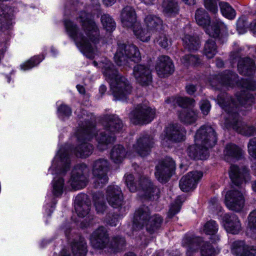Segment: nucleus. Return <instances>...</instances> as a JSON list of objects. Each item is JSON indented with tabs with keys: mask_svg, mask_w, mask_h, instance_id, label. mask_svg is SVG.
<instances>
[{
	"mask_svg": "<svg viewBox=\"0 0 256 256\" xmlns=\"http://www.w3.org/2000/svg\"><path fill=\"white\" fill-rule=\"evenodd\" d=\"M226 156L238 158L242 154V150L234 144L230 143L226 146L224 151Z\"/></svg>",
	"mask_w": 256,
	"mask_h": 256,
	"instance_id": "a19ab883",
	"label": "nucleus"
},
{
	"mask_svg": "<svg viewBox=\"0 0 256 256\" xmlns=\"http://www.w3.org/2000/svg\"><path fill=\"white\" fill-rule=\"evenodd\" d=\"M180 60L186 66L190 65L196 66L200 62V58L197 56L193 54H186L180 58Z\"/></svg>",
	"mask_w": 256,
	"mask_h": 256,
	"instance_id": "603ef678",
	"label": "nucleus"
},
{
	"mask_svg": "<svg viewBox=\"0 0 256 256\" xmlns=\"http://www.w3.org/2000/svg\"><path fill=\"white\" fill-rule=\"evenodd\" d=\"M132 74L136 81L142 86H148L152 81L150 68L144 64H136L133 68Z\"/></svg>",
	"mask_w": 256,
	"mask_h": 256,
	"instance_id": "412c9836",
	"label": "nucleus"
},
{
	"mask_svg": "<svg viewBox=\"0 0 256 256\" xmlns=\"http://www.w3.org/2000/svg\"><path fill=\"white\" fill-rule=\"evenodd\" d=\"M126 156L124 148L120 144L115 145L112 149L110 153L111 159L116 164L120 163Z\"/></svg>",
	"mask_w": 256,
	"mask_h": 256,
	"instance_id": "4c0bfd02",
	"label": "nucleus"
},
{
	"mask_svg": "<svg viewBox=\"0 0 256 256\" xmlns=\"http://www.w3.org/2000/svg\"><path fill=\"white\" fill-rule=\"evenodd\" d=\"M163 219L161 216L156 214L152 216L144 226L148 233L152 234L160 228Z\"/></svg>",
	"mask_w": 256,
	"mask_h": 256,
	"instance_id": "473e14b6",
	"label": "nucleus"
},
{
	"mask_svg": "<svg viewBox=\"0 0 256 256\" xmlns=\"http://www.w3.org/2000/svg\"><path fill=\"white\" fill-rule=\"evenodd\" d=\"M90 243L92 246L96 249H103L109 242V239L90 237Z\"/></svg>",
	"mask_w": 256,
	"mask_h": 256,
	"instance_id": "5fc2aeb1",
	"label": "nucleus"
},
{
	"mask_svg": "<svg viewBox=\"0 0 256 256\" xmlns=\"http://www.w3.org/2000/svg\"><path fill=\"white\" fill-rule=\"evenodd\" d=\"M203 230L206 234L212 236L210 240L212 242H216L220 240V237L216 234L218 226L215 221L210 220L208 222L204 225Z\"/></svg>",
	"mask_w": 256,
	"mask_h": 256,
	"instance_id": "72a5a7b5",
	"label": "nucleus"
},
{
	"mask_svg": "<svg viewBox=\"0 0 256 256\" xmlns=\"http://www.w3.org/2000/svg\"><path fill=\"white\" fill-rule=\"evenodd\" d=\"M121 22L124 26L130 28L136 22V14L133 8L130 6L124 7L122 10Z\"/></svg>",
	"mask_w": 256,
	"mask_h": 256,
	"instance_id": "c756f323",
	"label": "nucleus"
},
{
	"mask_svg": "<svg viewBox=\"0 0 256 256\" xmlns=\"http://www.w3.org/2000/svg\"><path fill=\"white\" fill-rule=\"evenodd\" d=\"M182 246L186 248L187 256H192L199 248L201 256H215L216 254L214 248L200 237L186 236L182 240Z\"/></svg>",
	"mask_w": 256,
	"mask_h": 256,
	"instance_id": "0eeeda50",
	"label": "nucleus"
},
{
	"mask_svg": "<svg viewBox=\"0 0 256 256\" xmlns=\"http://www.w3.org/2000/svg\"><path fill=\"white\" fill-rule=\"evenodd\" d=\"M155 110L146 104H138L130 112L128 116L130 122L135 124H148L154 118Z\"/></svg>",
	"mask_w": 256,
	"mask_h": 256,
	"instance_id": "9b49d317",
	"label": "nucleus"
},
{
	"mask_svg": "<svg viewBox=\"0 0 256 256\" xmlns=\"http://www.w3.org/2000/svg\"><path fill=\"white\" fill-rule=\"evenodd\" d=\"M64 186V180L62 178L59 177L56 178V177H54L52 182V193L54 195L56 196L62 195L63 192Z\"/></svg>",
	"mask_w": 256,
	"mask_h": 256,
	"instance_id": "09e8293b",
	"label": "nucleus"
},
{
	"mask_svg": "<svg viewBox=\"0 0 256 256\" xmlns=\"http://www.w3.org/2000/svg\"><path fill=\"white\" fill-rule=\"evenodd\" d=\"M248 227L256 232V210L252 212L248 216Z\"/></svg>",
	"mask_w": 256,
	"mask_h": 256,
	"instance_id": "e2e57ef3",
	"label": "nucleus"
},
{
	"mask_svg": "<svg viewBox=\"0 0 256 256\" xmlns=\"http://www.w3.org/2000/svg\"><path fill=\"white\" fill-rule=\"evenodd\" d=\"M219 5L221 12L224 16L230 20L235 17V10L228 2H220Z\"/></svg>",
	"mask_w": 256,
	"mask_h": 256,
	"instance_id": "49530a36",
	"label": "nucleus"
},
{
	"mask_svg": "<svg viewBox=\"0 0 256 256\" xmlns=\"http://www.w3.org/2000/svg\"><path fill=\"white\" fill-rule=\"evenodd\" d=\"M162 12L168 16H174L178 14L179 8L177 2L172 0H164L162 4Z\"/></svg>",
	"mask_w": 256,
	"mask_h": 256,
	"instance_id": "58836bf2",
	"label": "nucleus"
},
{
	"mask_svg": "<svg viewBox=\"0 0 256 256\" xmlns=\"http://www.w3.org/2000/svg\"><path fill=\"white\" fill-rule=\"evenodd\" d=\"M106 199L112 207L120 208L124 202L123 194L120 188L118 186H109L106 188Z\"/></svg>",
	"mask_w": 256,
	"mask_h": 256,
	"instance_id": "6ab92c4d",
	"label": "nucleus"
},
{
	"mask_svg": "<svg viewBox=\"0 0 256 256\" xmlns=\"http://www.w3.org/2000/svg\"><path fill=\"white\" fill-rule=\"evenodd\" d=\"M89 169L84 164L76 165L72 172L70 184L74 189H81L88 182Z\"/></svg>",
	"mask_w": 256,
	"mask_h": 256,
	"instance_id": "f8f14e48",
	"label": "nucleus"
},
{
	"mask_svg": "<svg viewBox=\"0 0 256 256\" xmlns=\"http://www.w3.org/2000/svg\"><path fill=\"white\" fill-rule=\"evenodd\" d=\"M134 32L136 36L142 42H148L150 36L153 34L148 30H144L140 26L134 28Z\"/></svg>",
	"mask_w": 256,
	"mask_h": 256,
	"instance_id": "3c124183",
	"label": "nucleus"
},
{
	"mask_svg": "<svg viewBox=\"0 0 256 256\" xmlns=\"http://www.w3.org/2000/svg\"><path fill=\"white\" fill-rule=\"evenodd\" d=\"M248 22L244 18H240L237 22V30L239 34H243L246 31Z\"/></svg>",
	"mask_w": 256,
	"mask_h": 256,
	"instance_id": "69168bd1",
	"label": "nucleus"
},
{
	"mask_svg": "<svg viewBox=\"0 0 256 256\" xmlns=\"http://www.w3.org/2000/svg\"><path fill=\"white\" fill-rule=\"evenodd\" d=\"M118 215L116 214H108L106 216V222L110 226H116L118 222Z\"/></svg>",
	"mask_w": 256,
	"mask_h": 256,
	"instance_id": "0e129e2a",
	"label": "nucleus"
},
{
	"mask_svg": "<svg viewBox=\"0 0 256 256\" xmlns=\"http://www.w3.org/2000/svg\"><path fill=\"white\" fill-rule=\"evenodd\" d=\"M216 42L212 39H210L206 42L204 53L208 58H212L216 54Z\"/></svg>",
	"mask_w": 256,
	"mask_h": 256,
	"instance_id": "c03bdc74",
	"label": "nucleus"
},
{
	"mask_svg": "<svg viewBox=\"0 0 256 256\" xmlns=\"http://www.w3.org/2000/svg\"><path fill=\"white\" fill-rule=\"evenodd\" d=\"M102 124L106 130L115 134L120 132L124 124L120 118L116 114H106L104 116Z\"/></svg>",
	"mask_w": 256,
	"mask_h": 256,
	"instance_id": "5701e85b",
	"label": "nucleus"
},
{
	"mask_svg": "<svg viewBox=\"0 0 256 256\" xmlns=\"http://www.w3.org/2000/svg\"><path fill=\"white\" fill-rule=\"evenodd\" d=\"M182 199V198L180 196H178L175 201L171 204L168 213V216L169 218H173L175 214L180 212L181 206L184 202V200Z\"/></svg>",
	"mask_w": 256,
	"mask_h": 256,
	"instance_id": "8fccbe9b",
	"label": "nucleus"
},
{
	"mask_svg": "<svg viewBox=\"0 0 256 256\" xmlns=\"http://www.w3.org/2000/svg\"><path fill=\"white\" fill-rule=\"evenodd\" d=\"M165 134L162 136V144L165 146H168L166 142L168 141L178 142L182 141L186 134L184 130L178 124H170L164 130Z\"/></svg>",
	"mask_w": 256,
	"mask_h": 256,
	"instance_id": "2eb2a0df",
	"label": "nucleus"
},
{
	"mask_svg": "<svg viewBox=\"0 0 256 256\" xmlns=\"http://www.w3.org/2000/svg\"><path fill=\"white\" fill-rule=\"evenodd\" d=\"M151 216L150 211L148 206L139 207L134 214L132 228L135 230L142 229Z\"/></svg>",
	"mask_w": 256,
	"mask_h": 256,
	"instance_id": "f3484780",
	"label": "nucleus"
},
{
	"mask_svg": "<svg viewBox=\"0 0 256 256\" xmlns=\"http://www.w3.org/2000/svg\"><path fill=\"white\" fill-rule=\"evenodd\" d=\"M176 164L172 158L166 157L156 166L155 176L162 183H166L174 172Z\"/></svg>",
	"mask_w": 256,
	"mask_h": 256,
	"instance_id": "ddd939ff",
	"label": "nucleus"
},
{
	"mask_svg": "<svg viewBox=\"0 0 256 256\" xmlns=\"http://www.w3.org/2000/svg\"><path fill=\"white\" fill-rule=\"evenodd\" d=\"M110 132L106 130L102 132L96 136V140L98 142L97 148L100 151H104L108 148V146L114 142L116 136L112 133L110 134Z\"/></svg>",
	"mask_w": 256,
	"mask_h": 256,
	"instance_id": "cd10ccee",
	"label": "nucleus"
},
{
	"mask_svg": "<svg viewBox=\"0 0 256 256\" xmlns=\"http://www.w3.org/2000/svg\"><path fill=\"white\" fill-rule=\"evenodd\" d=\"M210 102L208 100H202L200 102V108L202 113L204 115H207L210 112Z\"/></svg>",
	"mask_w": 256,
	"mask_h": 256,
	"instance_id": "338daca9",
	"label": "nucleus"
},
{
	"mask_svg": "<svg viewBox=\"0 0 256 256\" xmlns=\"http://www.w3.org/2000/svg\"><path fill=\"white\" fill-rule=\"evenodd\" d=\"M155 36L156 41L160 46L163 48H166L169 44V40L166 34L162 31L160 30L156 34H154Z\"/></svg>",
	"mask_w": 256,
	"mask_h": 256,
	"instance_id": "864d4df0",
	"label": "nucleus"
},
{
	"mask_svg": "<svg viewBox=\"0 0 256 256\" xmlns=\"http://www.w3.org/2000/svg\"><path fill=\"white\" fill-rule=\"evenodd\" d=\"M90 237L109 239L107 230L106 228L103 226H100L98 227L96 230L92 232Z\"/></svg>",
	"mask_w": 256,
	"mask_h": 256,
	"instance_id": "4d7b16f0",
	"label": "nucleus"
},
{
	"mask_svg": "<svg viewBox=\"0 0 256 256\" xmlns=\"http://www.w3.org/2000/svg\"><path fill=\"white\" fill-rule=\"evenodd\" d=\"M240 52L239 50H234L230 52V60L232 65L236 64L237 61L240 60Z\"/></svg>",
	"mask_w": 256,
	"mask_h": 256,
	"instance_id": "774afa93",
	"label": "nucleus"
},
{
	"mask_svg": "<svg viewBox=\"0 0 256 256\" xmlns=\"http://www.w3.org/2000/svg\"><path fill=\"white\" fill-rule=\"evenodd\" d=\"M154 141L153 137L148 134L141 136L133 146L134 151L140 156L144 157L149 154L154 146Z\"/></svg>",
	"mask_w": 256,
	"mask_h": 256,
	"instance_id": "dca6fc26",
	"label": "nucleus"
},
{
	"mask_svg": "<svg viewBox=\"0 0 256 256\" xmlns=\"http://www.w3.org/2000/svg\"><path fill=\"white\" fill-rule=\"evenodd\" d=\"M229 174L232 183L240 187V190L234 189L227 192L225 195L224 203L229 210L239 212L244 205L242 185L246 181L249 174L246 170L240 169L238 166L232 165L230 166Z\"/></svg>",
	"mask_w": 256,
	"mask_h": 256,
	"instance_id": "f03ea898",
	"label": "nucleus"
},
{
	"mask_svg": "<svg viewBox=\"0 0 256 256\" xmlns=\"http://www.w3.org/2000/svg\"><path fill=\"white\" fill-rule=\"evenodd\" d=\"M75 210L80 217H84L89 212L91 202L86 194H80L75 198Z\"/></svg>",
	"mask_w": 256,
	"mask_h": 256,
	"instance_id": "393cba45",
	"label": "nucleus"
},
{
	"mask_svg": "<svg viewBox=\"0 0 256 256\" xmlns=\"http://www.w3.org/2000/svg\"><path fill=\"white\" fill-rule=\"evenodd\" d=\"M93 198L97 213L103 214L106 208L104 196L101 194H96L94 195Z\"/></svg>",
	"mask_w": 256,
	"mask_h": 256,
	"instance_id": "37998d69",
	"label": "nucleus"
},
{
	"mask_svg": "<svg viewBox=\"0 0 256 256\" xmlns=\"http://www.w3.org/2000/svg\"><path fill=\"white\" fill-rule=\"evenodd\" d=\"M108 163L106 160L100 158L94 162L92 166L94 186L96 188H102L108 182L107 172Z\"/></svg>",
	"mask_w": 256,
	"mask_h": 256,
	"instance_id": "1a4fd4ad",
	"label": "nucleus"
},
{
	"mask_svg": "<svg viewBox=\"0 0 256 256\" xmlns=\"http://www.w3.org/2000/svg\"><path fill=\"white\" fill-rule=\"evenodd\" d=\"M72 252L74 256H86L88 250L86 242L84 238L80 237L72 245Z\"/></svg>",
	"mask_w": 256,
	"mask_h": 256,
	"instance_id": "c9c22d12",
	"label": "nucleus"
},
{
	"mask_svg": "<svg viewBox=\"0 0 256 256\" xmlns=\"http://www.w3.org/2000/svg\"><path fill=\"white\" fill-rule=\"evenodd\" d=\"M203 176L201 172L192 171L182 176L180 181V188L183 192L194 189Z\"/></svg>",
	"mask_w": 256,
	"mask_h": 256,
	"instance_id": "aec40b11",
	"label": "nucleus"
},
{
	"mask_svg": "<svg viewBox=\"0 0 256 256\" xmlns=\"http://www.w3.org/2000/svg\"><path fill=\"white\" fill-rule=\"evenodd\" d=\"M138 190L144 192V196L150 200H156L158 198L160 190L153 184L148 178L141 176L138 182Z\"/></svg>",
	"mask_w": 256,
	"mask_h": 256,
	"instance_id": "a211bd4d",
	"label": "nucleus"
},
{
	"mask_svg": "<svg viewBox=\"0 0 256 256\" xmlns=\"http://www.w3.org/2000/svg\"><path fill=\"white\" fill-rule=\"evenodd\" d=\"M232 253L236 256H256V247L246 244L243 240H236L231 245Z\"/></svg>",
	"mask_w": 256,
	"mask_h": 256,
	"instance_id": "b1692460",
	"label": "nucleus"
},
{
	"mask_svg": "<svg viewBox=\"0 0 256 256\" xmlns=\"http://www.w3.org/2000/svg\"><path fill=\"white\" fill-rule=\"evenodd\" d=\"M194 102L193 99L188 98L178 97L176 98V103L180 107L183 108H188L192 106Z\"/></svg>",
	"mask_w": 256,
	"mask_h": 256,
	"instance_id": "13d9d810",
	"label": "nucleus"
},
{
	"mask_svg": "<svg viewBox=\"0 0 256 256\" xmlns=\"http://www.w3.org/2000/svg\"><path fill=\"white\" fill-rule=\"evenodd\" d=\"M10 10L7 6L0 9V24L2 28H7L11 24V16L8 14Z\"/></svg>",
	"mask_w": 256,
	"mask_h": 256,
	"instance_id": "79ce46f5",
	"label": "nucleus"
},
{
	"mask_svg": "<svg viewBox=\"0 0 256 256\" xmlns=\"http://www.w3.org/2000/svg\"><path fill=\"white\" fill-rule=\"evenodd\" d=\"M94 131V128L90 122L86 125H83L78 130L76 136L78 142L81 144L76 147L74 150V152L77 156L86 158L92 153L93 146L86 141L90 140L93 138Z\"/></svg>",
	"mask_w": 256,
	"mask_h": 256,
	"instance_id": "423d86ee",
	"label": "nucleus"
},
{
	"mask_svg": "<svg viewBox=\"0 0 256 256\" xmlns=\"http://www.w3.org/2000/svg\"><path fill=\"white\" fill-rule=\"evenodd\" d=\"M68 154L64 148H61L54 158L52 167L50 168L52 174L64 175L70 168Z\"/></svg>",
	"mask_w": 256,
	"mask_h": 256,
	"instance_id": "4468645a",
	"label": "nucleus"
},
{
	"mask_svg": "<svg viewBox=\"0 0 256 256\" xmlns=\"http://www.w3.org/2000/svg\"><path fill=\"white\" fill-rule=\"evenodd\" d=\"M144 21L148 30L153 34L162 30V21L159 17L154 14H148Z\"/></svg>",
	"mask_w": 256,
	"mask_h": 256,
	"instance_id": "c85d7f7f",
	"label": "nucleus"
},
{
	"mask_svg": "<svg viewBox=\"0 0 256 256\" xmlns=\"http://www.w3.org/2000/svg\"><path fill=\"white\" fill-rule=\"evenodd\" d=\"M248 148L250 155L256 159V137L250 140L248 144Z\"/></svg>",
	"mask_w": 256,
	"mask_h": 256,
	"instance_id": "052dcab7",
	"label": "nucleus"
},
{
	"mask_svg": "<svg viewBox=\"0 0 256 256\" xmlns=\"http://www.w3.org/2000/svg\"><path fill=\"white\" fill-rule=\"evenodd\" d=\"M218 0H204L205 8L212 12L215 14L218 11L216 2Z\"/></svg>",
	"mask_w": 256,
	"mask_h": 256,
	"instance_id": "680f3d73",
	"label": "nucleus"
},
{
	"mask_svg": "<svg viewBox=\"0 0 256 256\" xmlns=\"http://www.w3.org/2000/svg\"><path fill=\"white\" fill-rule=\"evenodd\" d=\"M239 72L244 76H251L255 72L256 66L253 60L248 58H243L238 64Z\"/></svg>",
	"mask_w": 256,
	"mask_h": 256,
	"instance_id": "7c9ffc66",
	"label": "nucleus"
},
{
	"mask_svg": "<svg viewBox=\"0 0 256 256\" xmlns=\"http://www.w3.org/2000/svg\"><path fill=\"white\" fill-rule=\"evenodd\" d=\"M195 18L197 24L204 28L209 26L210 18L208 14L202 8L198 9L196 12Z\"/></svg>",
	"mask_w": 256,
	"mask_h": 256,
	"instance_id": "ea45409f",
	"label": "nucleus"
},
{
	"mask_svg": "<svg viewBox=\"0 0 256 256\" xmlns=\"http://www.w3.org/2000/svg\"><path fill=\"white\" fill-rule=\"evenodd\" d=\"M101 22L106 31L112 32L116 28V24L113 18L108 14H104L101 16Z\"/></svg>",
	"mask_w": 256,
	"mask_h": 256,
	"instance_id": "a18cd8bd",
	"label": "nucleus"
},
{
	"mask_svg": "<svg viewBox=\"0 0 256 256\" xmlns=\"http://www.w3.org/2000/svg\"><path fill=\"white\" fill-rule=\"evenodd\" d=\"M216 79L223 86L230 88L235 86H240L246 89L236 94L237 100L240 105L248 108L254 102V96L248 91L256 88L255 84L252 81L247 79H242L239 81L238 74L230 70H226L218 74Z\"/></svg>",
	"mask_w": 256,
	"mask_h": 256,
	"instance_id": "7ed1b4c3",
	"label": "nucleus"
},
{
	"mask_svg": "<svg viewBox=\"0 0 256 256\" xmlns=\"http://www.w3.org/2000/svg\"><path fill=\"white\" fill-rule=\"evenodd\" d=\"M102 71L107 80H110V89L116 100H124L132 92V86L125 77L118 74L111 62L106 61L102 66Z\"/></svg>",
	"mask_w": 256,
	"mask_h": 256,
	"instance_id": "20e7f679",
	"label": "nucleus"
},
{
	"mask_svg": "<svg viewBox=\"0 0 256 256\" xmlns=\"http://www.w3.org/2000/svg\"><path fill=\"white\" fill-rule=\"evenodd\" d=\"M41 60L39 56L34 57L22 64L21 68L24 70L30 69L38 64Z\"/></svg>",
	"mask_w": 256,
	"mask_h": 256,
	"instance_id": "bf43d9fd",
	"label": "nucleus"
},
{
	"mask_svg": "<svg viewBox=\"0 0 256 256\" xmlns=\"http://www.w3.org/2000/svg\"><path fill=\"white\" fill-rule=\"evenodd\" d=\"M114 60L118 66L126 65L128 60L138 62L141 58L138 48L134 44H126L118 43Z\"/></svg>",
	"mask_w": 256,
	"mask_h": 256,
	"instance_id": "6e6552de",
	"label": "nucleus"
},
{
	"mask_svg": "<svg viewBox=\"0 0 256 256\" xmlns=\"http://www.w3.org/2000/svg\"><path fill=\"white\" fill-rule=\"evenodd\" d=\"M178 116L180 121L186 124L195 122L198 118L197 113L192 109L182 110Z\"/></svg>",
	"mask_w": 256,
	"mask_h": 256,
	"instance_id": "f704fd0d",
	"label": "nucleus"
},
{
	"mask_svg": "<svg viewBox=\"0 0 256 256\" xmlns=\"http://www.w3.org/2000/svg\"><path fill=\"white\" fill-rule=\"evenodd\" d=\"M218 104L228 113V116L225 120L227 128L232 127L238 132L248 136L256 134V128L254 126L246 125L239 120L237 112L238 106L234 100L225 104L223 100H218Z\"/></svg>",
	"mask_w": 256,
	"mask_h": 256,
	"instance_id": "39448f33",
	"label": "nucleus"
},
{
	"mask_svg": "<svg viewBox=\"0 0 256 256\" xmlns=\"http://www.w3.org/2000/svg\"><path fill=\"white\" fill-rule=\"evenodd\" d=\"M217 140V134L215 130L210 126H202L195 134V142L196 144L206 148L208 150V148L216 144Z\"/></svg>",
	"mask_w": 256,
	"mask_h": 256,
	"instance_id": "9d476101",
	"label": "nucleus"
},
{
	"mask_svg": "<svg viewBox=\"0 0 256 256\" xmlns=\"http://www.w3.org/2000/svg\"><path fill=\"white\" fill-rule=\"evenodd\" d=\"M125 182L131 192H135L138 190V186L134 182V178L132 174H127L124 176Z\"/></svg>",
	"mask_w": 256,
	"mask_h": 256,
	"instance_id": "6e6d98bb",
	"label": "nucleus"
},
{
	"mask_svg": "<svg viewBox=\"0 0 256 256\" xmlns=\"http://www.w3.org/2000/svg\"><path fill=\"white\" fill-rule=\"evenodd\" d=\"M156 70L160 77L164 78L172 74L174 67L172 60L168 56H161L157 60Z\"/></svg>",
	"mask_w": 256,
	"mask_h": 256,
	"instance_id": "4be33fe9",
	"label": "nucleus"
},
{
	"mask_svg": "<svg viewBox=\"0 0 256 256\" xmlns=\"http://www.w3.org/2000/svg\"><path fill=\"white\" fill-rule=\"evenodd\" d=\"M110 246L115 252L122 250L126 246V240L124 238L120 236H114L112 239Z\"/></svg>",
	"mask_w": 256,
	"mask_h": 256,
	"instance_id": "de8ad7c7",
	"label": "nucleus"
},
{
	"mask_svg": "<svg viewBox=\"0 0 256 256\" xmlns=\"http://www.w3.org/2000/svg\"><path fill=\"white\" fill-rule=\"evenodd\" d=\"M86 37L80 31L76 24L70 21L65 22V26L69 36L73 39L76 46L86 56L92 58L94 48L89 42L94 44H98L101 40L99 29L96 22L90 18V14L84 11H81L77 18Z\"/></svg>",
	"mask_w": 256,
	"mask_h": 256,
	"instance_id": "f257e3e1",
	"label": "nucleus"
},
{
	"mask_svg": "<svg viewBox=\"0 0 256 256\" xmlns=\"http://www.w3.org/2000/svg\"><path fill=\"white\" fill-rule=\"evenodd\" d=\"M224 227L226 231L232 234H237L241 230V224L238 217L234 214H226L224 216Z\"/></svg>",
	"mask_w": 256,
	"mask_h": 256,
	"instance_id": "bb28decb",
	"label": "nucleus"
},
{
	"mask_svg": "<svg viewBox=\"0 0 256 256\" xmlns=\"http://www.w3.org/2000/svg\"><path fill=\"white\" fill-rule=\"evenodd\" d=\"M182 41L184 48L188 51L196 50L200 47V41L197 36L186 34L182 38Z\"/></svg>",
	"mask_w": 256,
	"mask_h": 256,
	"instance_id": "e433bc0d",
	"label": "nucleus"
},
{
	"mask_svg": "<svg viewBox=\"0 0 256 256\" xmlns=\"http://www.w3.org/2000/svg\"><path fill=\"white\" fill-rule=\"evenodd\" d=\"M206 33L214 38H222L228 36L226 26L219 20H215L211 26L206 29Z\"/></svg>",
	"mask_w": 256,
	"mask_h": 256,
	"instance_id": "a878e982",
	"label": "nucleus"
},
{
	"mask_svg": "<svg viewBox=\"0 0 256 256\" xmlns=\"http://www.w3.org/2000/svg\"><path fill=\"white\" fill-rule=\"evenodd\" d=\"M188 156L192 159L204 160L208 156V150L201 146L196 144L190 146L187 149Z\"/></svg>",
	"mask_w": 256,
	"mask_h": 256,
	"instance_id": "2f4dec72",
	"label": "nucleus"
}]
</instances>
